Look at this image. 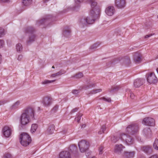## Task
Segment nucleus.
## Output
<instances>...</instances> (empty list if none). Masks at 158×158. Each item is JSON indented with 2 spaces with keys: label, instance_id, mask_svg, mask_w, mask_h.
Here are the masks:
<instances>
[{
  "label": "nucleus",
  "instance_id": "nucleus-3",
  "mask_svg": "<svg viewBox=\"0 0 158 158\" xmlns=\"http://www.w3.org/2000/svg\"><path fill=\"white\" fill-rule=\"evenodd\" d=\"M119 62L122 65H124L127 66H129L131 63L130 58L128 56H125L114 59L112 61L108 63L107 64V65L108 67L113 66Z\"/></svg>",
  "mask_w": 158,
  "mask_h": 158
},
{
  "label": "nucleus",
  "instance_id": "nucleus-54",
  "mask_svg": "<svg viewBox=\"0 0 158 158\" xmlns=\"http://www.w3.org/2000/svg\"><path fill=\"white\" fill-rule=\"evenodd\" d=\"M23 57V56L21 55H19V56L18 57V60L20 61L21 60L22 58Z\"/></svg>",
  "mask_w": 158,
  "mask_h": 158
},
{
  "label": "nucleus",
  "instance_id": "nucleus-49",
  "mask_svg": "<svg viewBox=\"0 0 158 158\" xmlns=\"http://www.w3.org/2000/svg\"><path fill=\"white\" fill-rule=\"evenodd\" d=\"M7 102V101L6 100H2L0 101V106L3 105Z\"/></svg>",
  "mask_w": 158,
  "mask_h": 158
},
{
  "label": "nucleus",
  "instance_id": "nucleus-34",
  "mask_svg": "<svg viewBox=\"0 0 158 158\" xmlns=\"http://www.w3.org/2000/svg\"><path fill=\"white\" fill-rule=\"evenodd\" d=\"M83 76V74L82 73L79 72L76 73L75 75L72 76V77L76 79H79L82 77Z\"/></svg>",
  "mask_w": 158,
  "mask_h": 158
},
{
  "label": "nucleus",
  "instance_id": "nucleus-51",
  "mask_svg": "<svg viewBox=\"0 0 158 158\" xmlns=\"http://www.w3.org/2000/svg\"><path fill=\"white\" fill-rule=\"evenodd\" d=\"M4 41L2 40H0V48L2 47L4 44Z\"/></svg>",
  "mask_w": 158,
  "mask_h": 158
},
{
  "label": "nucleus",
  "instance_id": "nucleus-17",
  "mask_svg": "<svg viewBox=\"0 0 158 158\" xmlns=\"http://www.w3.org/2000/svg\"><path fill=\"white\" fill-rule=\"evenodd\" d=\"M142 55L141 54L138 52H136L134 55V59L135 62L136 64L140 63L142 60Z\"/></svg>",
  "mask_w": 158,
  "mask_h": 158
},
{
  "label": "nucleus",
  "instance_id": "nucleus-59",
  "mask_svg": "<svg viewBox=\"0 0 158 158\" xmlns=\"http://www.w3.org/2000/svg\"><path fill=\"white\" fill-rule=\"evenodd\" d=\"M49 0H44L43 2L44 3H46Z\"/></svg>",
  "mask_w": 158,
  "mask_h": 158
},
{
  "label": "nucleus",
  "instance_id": "nucleus-11",
  "mask_svg": "<svg viewBox=\"0 0 158 158\" xmlns=\"http://www.w3.org/2000/svg\"><path fill=\"white\" fill-rule=\"evenodd\" d=\"M52 101L53 99L51 97L46 96L43 98L42 103L44 106L48 107L52 104Z\"/></svg>",
  "mask_w": 158,
  "mask_h": 158
},
{
  "label": "nucleus",
  "instance_id": "nucleus-13",
  "mask_svg": "<svg viewBox=\"0 0 158 158\" xmlns=\"http://www.w3.org/2000/svg\"><path fill=\"white\" fill-rule=\"evenodd\" d=\"M142 123L145 125L153 126L155 125V120L151 118L146 117L143 119Z\"/></svg>",
  "mask_w": 158,
  "mask_h": 158
},
{
  "label": "nucleus",
  "instance_id": "nucleus-31",
  "mask_svg": "<svg viewBox=\"0 0 158 158\" xmlns=\"http://www.w3.org/2000/svg\"><path fill=\"white\" fill-rule=\"evenodd\" d=\"M106 131V126L105 125H103L101 126L100 130L98 132V134L99 135H101L102 134V133H105Z\"/></svg>",
  "mask_w": 158,
  "mask_h": 158
},
{
  "label": "nucleus",
  "instance_id": "nucleus-58",
  "mask_svg": "<svg viewBox=\"0 0 158 158\" xmlns=\"http://www.w3.org/2000/svg\"><path fill=\"white\" fill-rule=\"evenodd\" d=\"M85 126H86V125L85 124H83L81 126V128H85Z\"/></svg>",
  "mask_w": 158,
  "mask_h": 158
},
{
  "label": "nucleus",
  "instance_id": "nucleus-32",
  "mask_svg": "<svg viewBox=\"0 0 158 158\" xmlns=\"http://www.w3.org/2000/svg\"><path fill=\"white\" fill-rule=\"evenodd\" d=\"M37 127L38 126L37 124H32L31 129V132L32 133L35 132L36 131Z\"/></svg>",
  "mask_w": 158,
  "mask_h": 158
},
{
  "label": "nucleus",
  "instance_id": "nucleus-7",
  "mask_svg": "<svg viewBox=\"0 0 158 158\" xmlns=\"http://www.w3.org/2000/svg\"><path fill=\"white\" fill-rule=\"evenodd\" d=\"M127 133L130 135H133L136 134L138 131V127L136 124H131L126 128Z\"/></svg>",
  "mask_w": 158,
  "mask_h": 158
},
{
  "label": "nucleus",
  "instance_id": "nucleus-44",
  "mask_svg": "<svg viewBox=\"0 0 158 158\" xmlns=\"http://www.w3.org/2000/svg\"><path fill=\"white\" fill-rule=\"evenodd\" d=\"M58 109V106L57 105H55L52 109L51 110L52 113H55L57 111Z\"/></svg>",
  "mask_w": 158,
  "mask_h": 158
},
{
  "label": "nucleus",
  "instance_id": "nucleus-42",
  "mask_svg": "<svg viewBox=\"0 0 158 158\" xmlns=\"http://www.w3.org/2000/svg\"><path fill=\"white\" fill-rule=\"evenodd\" d=\"M55 80L50 81L47 80H45L41 82V84L43 85H46L53 82Z\"/></svg>",
  "mask_w": 158,
  "mask_h": 158
},
{
  "label": "nucleus",
  "instance_id": "nucleus-15",
  "mask_svg": "<svg viewBox=\"0 0 158 158\" xmlns=\"http://www.w3.org/2000/svg\"><path fill=\"white\" fill-rule=\"evenodd\" d=\"M145 82V80L143 78H137L134 81V86L135 88L139 87L142 85Z\"/></svg>",
  "mask_w": 158,
  "mask_h": 158
},
{
  "label": "nucleus",
  "instance_id": "nucleus-55",
  "mask_svg": "<svg viewBox=\"0 0 158 158\" xmlns=\"http://www.w3.org/2000/svg\"><path fill=\"white\" fill-rule=\"evenodd\" d=\"M88 150H87L86 152H85V153L86 156H89L90 154V153L89 152H88Z\"/></svg>",
  "mask_w": 158,
  "mask_h": 158
},
{
  "label": "nucleus",
  "instance_id": "nucleus-61",
  "mask_svg": "<svg viewBox=\"0 0 158 158\" xmlns=\"http://www.w3.org/2000/svg\"><path fill=\"white\" fill-rule=\"evenodd\" d=\"M52 68H53V69H54L55 68V67H54V66H52Z\"/></svg>",
  "mask_w": 158,
  "mask_h": 158
},
{
  "label": "nucleus",
  "instance_id": "nucleus-43",
  "mask_svg": "<svg viewBox=\"0 0 158 158\" xmlns=\"http://www.w3.org/2000/svg\"><path fill=\"white\" fill-rule=\"evenodd\" d=\"M99 99L100 100H103L104 101H105L108 102H110L111 101V99L110 98H106L104 97L100 98H99Z\"/></svg>",
  "mask_w": 158,
  "mask_h": 158
},
{
  "label": "nucleus",
  "instance_id": "nucleus-52",
  "mask_svg": "<svg viewBox=\"0 0 158 158\" xmlns=\"http://www.w3.org/2000/svg\"><path fill=\"white\" fill-rule=\"evenodd\" d=\"M130 96L131 98L132 99H133L134 98L135 95L134 94L131 92H130Z\"/></svg>",
  "mask_w": 158,
  "mask_h": 158
},
{
  "label": "nucleus",
  "instance_id": "nucleus-33",
  "mask_svg": "<svg viewBox=\"0 0 158 158\" xmlns=\"http://www.w3.org/2000/svg\"><path fill=\"white\" fill-rule=\"evenodd\" d=\"M32 2V0H23V3L24 6H27L31 5Z\"/></svg>",
  "mask_w": 158,
  "mask_h": 158
},
{
  "label": "nucleus",
  "instance_id": "nucleus-46",
  "mask_svg": "<svg viewBox=\"0 0 158 158\" xmlns=\"http://www.w3.org/2000/svg\"><path fill=\"white\" fill-rule=\"evenodd\" d=\"M79 109V108L78 107L75 108H74L71 111L70 113L71 114H72L73 113L76 112Z\"/></svg>",
  "mask_w": 158,
  "mask_h": 158
},
{
  "label": "nucleus",
  "instance_id": "nucleus-39",
  "mask_svg": "<svg viewBox=\"0 0 158 158\" xmlns=\"http://www.w3.org/2000/svg\"><path fill=\"white\" fill-rule=\"evenodd\" d=\"M69 149L72 152H76L77 150V147L74 145L70 146L69 147Z\"/></svg>",
  "mask_w": 158,
  "mask_h": 158
},
{
  "label": "nucleus",
  "instance_id": "nucleus-36",
  "mask_svg": "<svg viewBox=\"0 0 158 158\" xmlns=\"http://www.w3.org/2000/svg\"><path fill=\"white\" fill-rule=\"evenodd\" d=\"M23 47L22 44L19 43L16 45V49L18 52H21L22 51Z\"/></svg>",
  "mask_w": 158,
  "mask_h": 158
},
{
  "label": "nucleus",
  "instance_id": "nucleus-50",
  "mask_svg": "<svg viewBox=\"0 0 158 158\" xmlns=\"http://www.w3.org/2000/svg\"><path fill=\"white\" fill-rule=\"evenodd\" d=\"M4 35V30L3 29L0 28V37Z\"/></svg>",
  "mask_w": 158,
  "mask_h": 158
},
{
  "label": "nucleus",
  "instance_id": "nucleus-23",
  "mask_svg": "<svg viewBox=\"0 0 158 158\" xmlns=\"http://www.w3.org/2000/svg\"><path fill=\"white\" fill-rule=\"evenodd\" d=\"M75 5L73 8V10H77L80 6V4L82 2L83 0H74Z\"/></svg>",
  "mask_w": 158,
  "mask_h": 158
},
{
  "label": "nucleus",
  "instance_id": "nucleus-2",
  "mask_svg": "<svg viewBox=\"0 0 158 158\" xmlns=\"http://www.w3.org/2000/svg\"><path fill=\"white\" fill-rule=\"evenodd\" d=\"M95 12L93 10H90L89 15L86 18H82L81 19L79 22L80 26L83 28L87 26L88 24H93L95 20L98 19L100 16L97 18Z\"/></svg>",
  "mask_w": 158,
  "mask_h": 158
},
{
  "label": "nucleus",
  "instance_id": "nucleus-29",
  "mask_svg": "<svg viewBox=\"0 0 158 158\" xmlns=\"http://www.w3.org/2000/svg\"><path fill=\"white\" fill-rule=\"evenodd\" d=\"M66 72L65 71L63 70H61L58 73L53 74L51 75V77H55L57 76H60V75L64 74Z\"/></svg>",
  "mask_w": 158,
  "mask_h": 158
},
{
  "label": "nucleus",
  "instance_id": "nucleus-16",
  "mask_svg": "<svg viewBox=\"0 0 158 158\" xmlns=\"http://www.w3.org/2000/svg\"><path fill=\"white\" fill-rule=\"evenodd\" d=\"M105 12L109 16L112 15L115 12L114 6H108L106 9Z\"/></svg>",
  "mask_w": 158,
  "mask_h": 158
},
{
  "label": "nucleus",
  "instance_id": "nucleus-25",
  "mask_svg": "<svg viewBox=\"0 0 158 158\" xmlns=\"http://www.w3.org/2000/svg\"><path fill=\"white\" fill-rule=\"evenodd\" d=\"M71 32V30L69 27L67 26L64 30L63 34L64 36L68 37L69 36Z\"/></svg>",
  "mask_w": 158,
  "mask_h": 158
},
{
  "label": "nucleus",
  "instance_id": "nucleus-26",
  "mask_svg": "<svg viewBox=\"0 0 158 158\" xmlns=\"http://www.w3.org/2000/svg\"><path fill=\"white\" fill-rule=\"evenodd\" d=\"M95 86V84L92 83L91 81H90L86 85L83 86L82 87V89L85 90H86L94 87Z\"/></svg>",
  "mask_w": 158,
  "mask_h": 158
},
{
  "label": "nucleus",
  "instance_id": "nucleus-37",
  "mask_svg": "<svg viewBox=\"0 0 158 158\" xmlns=\"http://www.w3.org/2000/svg\"><path fill=\"white\" fill-rule=\"evenodd\" d=\"M120 88L119 86H112L111 89L109 90V91L111 92H115L118 90Z\"/></svg>",
  "mask_w": 158,
  "mask_h": 158
},
{
  "label": "nucleus",
  "instance_id": "nucleus-20",
  "mask_svg": "<svg viewBox=\"0 0 158 158\" xmlns=\"http://www.w3.org/2000/svg\"><path fill=\"white\" fill-rule=\"evenodd\" d=\"M58 158H71V156L69 152L63 151L59 154Z\"/></svg>",
  "mask_w": 158,
  "mask_h": 158
},
{
  "label": "nucleus",
  "instance_id": "nucleus-18",
  "mask_svg": "<svg viewBox=\"0 0 158 158\" xmlns=\"http://www.w3.org/2000/svg\"><path fill=\"white\" fill-rule=\"evenodd\" d=\"M125 148L122 144H116L114 148V152L118 154H120L123 151V149Z\"/></svg>",
  "mask_w": 158,
  "mask_h": 158
},
{
  "label": "nucleus",
  "instance_id": "nucleus-38",
  "mask_svg": "<svg viewBox=\"0 0 158 158\" xmlns=\"http://www.w3.org/2000/svg\"><path fill=\"white\" fill-rule=\"evenodd\" d=\"M102 91V89H93L90 91L89 94H95L101 92Z\"/></svg>",
  "mask_w": 158,
  "mask_h": 158
},
{
  "label": "nucleus",
  "instance_id": "nucleus-60",
  "mask_svg": "<svg viewBox=\"0 0 158 158\" xmlns=\"http://www.w3.org/2000/svg\"><path fill=\"white\" fill-rule=\"evenodd\" d=\"M1 55H0V63H1L2 61Z\"/></svg>",
  "mask_w": 158,
  "mask_h": 158
},
{
  "label": "nucleus",
  "instance_id": "nucleus-12",
  "mask_svg": "<svg viewBox=\"0 0 158 158\" xmlns=\"http://www.w3.org/2000/svg\"><path fill=\"white\" fill-rule=\"evenodd\" d=\"M147 81L150 84H155L157 82V78L153 73L148 74L147 77Z\"/></svg>",
  "mask_w": 158,
  "mask_h": 158
},
{
  "label": "nucleus",
  "instance_id": "nucleus-57",
  "mask_svg": "<svg viewBox=\"0 0 158 158\" xmlns=\"http://www.w3.org/2000/svg\"><path fill=\"white\" fill-rule=\"evenodd\" d=\"M150 158H158L157 156L156 155H154L150 157Z\"/></svg>",
  "mask_w": 158,
  "mask_h": 158
},
{
  "label": "nucleus",
  "instance_id": "nucleus-28",
  "mask_svg": "<svg viewBox=\"0 0 158 158\" xmlns=\"http://www.w3.org/2000/svg\"><path fill=\"white\" fill-rule=\"evenodd\" d=\"M122 134H120L119 135L117 136H111V141L113 143H115L118 142L119 139L121 140V138H120V136H121Z\"/></svg>",
  "mask_w": 158,
  "mask_h": 158
},
{
  "label": "nucleus",
  "instance_id": "nucleus-21",
  "mask_svg": "<svg viewBox=\"0 0 158 158\" xmlns=\"http://www.w3.org/2000/svg\"><path fill=\"white\" fill-rule=\"evenodd\" d=\"M143 133L147 138H150L152 136V131L149 128H144L143 130Z\"/></svg>",
  "mask_w": 158,
  "mask_h": 158
},
{
  "label": "nucleus",
  "instance_id": "nucleus-1",
  "mask_svg": "<svg viewBox=\"0 0 158 158\" xmlns=\"http://www.w3.org/2000/svg\"><path fill=\"white\" fill-rule=\"evenodd\" d=\"M34 110L32 108L29 107L25 109L22 114L20 119V123L23 125L27 124L30 118H34Z\"/></svg>",
  "mask_w": 158,
  "mask_h": 158
},
{
  "label": "nucleus",
  "instance_id": "nucleus-5",
  "mask_svg": "<svg viewBox=\"0 0 158 158\" xmlns=\"http://www.w3.org/2000/svg\"><path fill=\"white\" fill-rule=\"evenodd\" d=\"M34 31L35 29L31 27H28L25 28V33L29 35L28 39L27 41V44H30L35 41V35L33 34Z\"/></svg>",
  "mask_w": 158,
  "mask_h": 158
},
{
  "label": "nucleus",
  "instance_id": "nucleus-30",
  "mask_svg": "<svg viewBox=\"0 0 158 158\" xmlns=\"http://www.w3.org/2000/svg\"><path fill=\"white\" fill-rule=\"evenodd\" d=\"M20 104V102L19 101H17L12 105L11 108L12 109H15L18 108Z\"/></svg>",
  "mask_w": 158,
  "mask_h": 158
},
{
  "label": "nucleus",
  "instance_id": "nucleus-63",
  "mask_svg": "<svg viewBox=\"0 0 158 158\" xmlns=\"http://www.w3.org/2000/svg\"><path fill=\"white\" fill-rule=\"evenodd\" d=\"M139 139H140V140H141V138H139Z\"/></svg>",
  "mask_w": 158,
  "mask_h": 158
},
{
  "label": "nucleus",
  "instance_id": "nucleus-24",
  "mask_svg": "<svg viewBox=\"0 0 158 158\" xmlns=\"http://www.w3.org/2000/svg\"><path fill=\"white\" fill-rule=\"evenodd\" d=\"M134 152H128L124 151L123 154V156L125 158H132L135 155Z\"/></svg>",
  "mask_w": 158,
  "mask_h": 158
},
{
  "label": "nucleus",
  "instance_id": "nucleus-19",
  "mask_svg": "<svg viewBox=\"0 0 158 158\" xmlns=\"http://www.w3.org/2000/svg\"><path fill=\"white\" fill-rule=\"evenodd\" d=\"M2 131L3 135L6 137H9L11 135V131L8 126H5L2 129Z\"/></svg>",
  "mask_w": 158,
  "mask_h": 158
},
{
  "label": "nucleus",
  "instance_id": "nucleus-27",
  "mask_svg": "<svg viewBox=\"0 0 158 158\" xmlns=\"http://www.w3.org/2000/svg\"><path fill=\"white\" fill-rule=\"evenodd\" d=\"M55 130V126L53 124H50L47 129V131L49 134H52Z\"/></svg>",
  "mask_w": 158,
  "mask_h": 158
},
{
  "label": "nucleus",
  "instance_id": "nucleus-8",
  "mask_svg": "<svg viewBox=\"0 0 158 158\" xmlns=\"http://www.w3.org/2000/svg\"><path fill=\"white\" fill-rule=\"evenodd\" d=\"M121 140L123 142H125L128 145H131L133 143L134 140L130 135L124 133H122L120 136Z\"/></svg>",
  "mask_w": 158,
  "mask_h": 158
},
{
  "label": "nucleus",
  "instance_id": "nucleus-48",
  "mask_svg": "<svg viewBox=\"0 0 158 158\" xmlns=\"http://www.w3.org/2000/svg\"><path fill=\"white\" fill-rule=\"evenodd\" d=\"M104 149V147L102 146L100 147L99 149V154H102L103 153V150Z\"/></svg>",
  "mask_w": 158,
  "mask_h": 158
},
{
  "label": "nucleus",
  "instance_id": "nucleus-22",
  "mask_svg": "<svg viewBox=\"0 0 158 158\" xmlns=\"http://www.w3.org/2000/svg\"><path fill=\"white\" fill-rule=\"evenodd\" d=\"M142 149L144 152L148 155L151 154L152 151V147L149 145L143 147L142 148Z\"/></svg>",
  "mask_w": 158,
  "mask_h": 158
},
{
  "label": "nucleus",
  "instance_id": "nucleus-40",
  "mask_svg": "<svg viewBox=\"0 0 158 158\" xmlns=\"http://www.w3.org/2000/svg\"><path fill=\"white\" fill-rule=\"evenodd\" d=\"M153 146L155 149L156 150L158 149V139H155L153 144Z\"/></svg>",
  "mask_w": 158,
  "mask_h": 158
},
{
  "label": "nucleus",
  "instance_id": "nucleus-56",
  "mask_svg": "<svg viewBox=\"0 0 158 158\" xmlns=\"http://www.w3.org/2000/svg\"><path fill=\"white\" fill-rule=\"evenodd\" d=\"M152 35V34H150L148 35H147L145 36V38H148L150 37Z\"/></svg>",
  "mask_w": 158,
  "mask_h": 158
},
{
  "label": "nucleus",
  "instance_id": "nucleus-4",
  "mask_svg": "<svg viewBox=\"0 0 158 158\" xmlns=\"http://www.w3.org/2000/svg\"><path fill=\"white\" fill-rule=\"evenodd\" d=\"M19 141L23 146L26 147L31 143V139L28 134L26 133H23L20 136Z\"/></svg>",
  "mask_w": 158,
  "mask_h": 158
},
{
  "label": "nucleus",
  "instance_id": "nucleus-45",
  "mask_svg": "<svg viewBox=\"0 0 158 158\" xmlns=\"http://www.w3.org/2000/svg\"><path fill=\"white\" fill-rule=\"evenodd\" d=\"M4 158H12V156L10 153H6L4 155Z\"/></svg>",
  "mask_w": 158,
  "mask_h": 158
},
{
  "label": "nucleus",
  "instance_id": "nucleus-14",
  "mask_svg": "<svg viewBox=\"0 0 158 158\" xmlns=\"http://www.w3.org/2000/svg\"><path fill=\"white\" fill-rule=\"evenodd\" d=\"M115 6L118 9H123L125 7L126 5L125 0H115Z\"/></svg>",
  "mask_w": 158,
  "mask_h": 158
},
{
  "label": "nucleus",
  "instance_id": "nucleus-62",
  "mask_svg": "<svg viewBox=\"0 0 158 158\" xmlns=\"http://www.w3.org/2000/svg\"><path fill=\"white\" fill-rule=\"evenodd\" d=\"M38 108L39 110H40V108L39 107H38Z\"/></svg>",
  "mask_w": 158,
  "mask_h": 158
},
{
  "label": "nucleus",
  "instance_id": "nucleus-41",
  "mask_svg": "<svg viewBox=\"0 0 158 158\" xmlns=\"http://www.w3.org/2000/svg\"><path fill=\"white\" fill-rule=\"evenodd\" d=\"M82 114L80 113H78L77 115V116L75 118V120H76L78 123H79L81 117L82 116Z\"/></svg>",
  "mask_w": 158,
  "mask_h": 158
},
{
  "label": "nucleus",
  "instance_id": "nucleus-53",
  "mask_svg": "<svg viewBox=\"0 0 158 158\" xmlns=\"http://www.w3.org/2000/svg\"><path fill=\"white\" fill-rule=\"evenodd\" d=\"M10 2V0H0V2Z\"/></svg>",
  "mask_w": 158,
  "mask_h": 158
},
{
  "label": "nucleus",
  "instance_id": "nucleus-6",
  "mask_svg": "<svg viewBox=\"0 0 158 158\" xmlns=\"http://www.w3.org/2000/svg\"><path fill=\"white\" fill-rule=\"evenodd\" d=\"M96 0H88L89 3L91 4V7L92 10L95 12L96 17L98 18L100 16V8L97 6V2L95 1Z\"/></svg>",
  "mask_w": 158,
  "mask_h": 158
},
{
  "label": "nucleus",
  "instance_id": "nucleus-10",
  "mask_svg": "<svg viewBox=\"0 0 158 158\" xmlns=\"http://www.w3.org/2000/svg\"><path fill=\"white\" fill-rule=\"evenodd\" d=\"M78 145L80 151L81 152H86L89 149V143L85 140H82L79 142Z\"/></svg>",
  "mask_w": 158,
  "mask_h": 158
},
{
  "label": "nucleus",
  "instance_id": "nucleus-64",
  "mask_svg": "<svg viewBox=\"0 0 158 158\" xmlns=\"http://www.w3.org/2000/svg\"><path fill=\"white\" fill-rule=\"evenodd\" d=\"M157 18L158 19V15L157 16Z\"/></svg>",
  "mask_w": 158,
  "mask_h": 158
},
{
  "label": "nucleus",
  "instance_id": "nucleus-9",
  "mask_svg": "<svg viewBox=\"0 0 158 158\" xmlns=\"http://www.w3.org/2000/svg\"><path fill=\"white\" fill-rule=\"evenodd\" d=\"M55 19V17L52 15H47L44 18L37 22L40 24H44L48 26V23L51 21H53Z\"/></svg>",
  "mask_w": 158,
  "mask_h": 158
},
{
  "label": "nucleus",
  "instance_id": "nucleus-47",
  "mask_svg": "<svg viewBox=\"0 0 158 158\" xmlns=\"http://www.w3.org/2000/svg\"><path fill=\"white\" fill-rule=\"evenodd\" d=\"M72 93L74 94H78L79 93V91L78 90L74 89L72 91Z\"/></svg>",
  "mask_w": 158,
  "mask_h": 158
},
{
  "label": "nucleus",
  "instance_id": "nucleus-35",
  "mask_svg": "<svg viewBox=\"0 0 158 158\" xmlns=\"http://www.w3.org/2000/svg\"><path fill=\"white\" fill-rule=\"evenodd\" d=\"M99 45L98 43H96L91 46L90 49L92 51H94Z\"/></svg>",
  "mask_w": 158,
  "mask_h": 158
}]
</instances>
